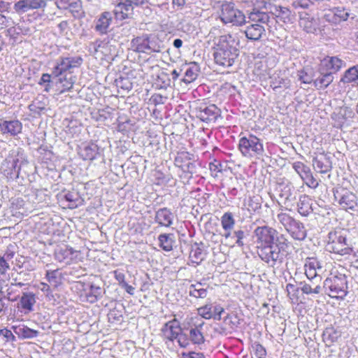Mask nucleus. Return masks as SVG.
Segmentation results:
<instances>
[{"label": "nucleus", "instance_id": "f257e3e1", "mask_svg": "<svg viewBox=\"0 0 358 358\" xmlns=\"http://www.w3.org/2000/svg\"><path fill=\"white\" fill-rule=\"evenodd\" d=\"M215 44V63L224 67L231 66L239 55V36L237 34L222 35Z\"/></svg>", "mask_w": 358, "mask_h": 358}, {"label": "nucleus", "instance_id": "f03ea898", "mask_svg": "<svg viewBox=\"0 0 358 358\" xmlns=\"http://www.w3.org/2000/svg\"><path fill=\"white\" fill-rule=\"evenodd\" d=\"M294 252L293 244L283 236H280L266 250L260 253L259 257L266 264L275 266L277 263H282L285 259L290 258Z\"/></svg>", "mask_w": 358, "mask_h": 358}, {"label": "nucleus", "instance_id": "7ed1b4c3", "mask_svg": "<svg viewBox=\"0 0 358 358\" xmlns=\"http://www.w3.org/2000/svg\"><path fill=\"white\" fill-rule=\"evenodd\" d=\"M79 243L75 247H70L66 245H61L55 251V259L66 264H71L83 262L85 252L87 247L85 241L79 238Z\"/></svg>", "mask_w": 358, "mask_h": 358}, {"label": "nucleus", "instance_id": "20e7f679", "mask_svg": "<svg viewBox=\"0 0 358 358\" xmlns=\"http://www.w3.org/2000/svg\"><path fill=\"white\" fill-rule=\"evenodd\" d=\"M326 250L341 256L350 255L353 251L348 243L346 231L340 228L329 233Z\"/></svg>", "mask_w": 358, "mask_h": 358}, {"label": "nucleus", "instance_id": "39448f33", "mask_svg": "<svg viewBox=\"0 0 358 358\" xmlns=\"http://www.w3.org/2000/svg\"><path fill=\"white\" fill-rule=\"evenodd\" d=\"M238 150L248 158H259L264 152L262 140L252 134L239 139Z\"/></svg>", "mask_w": 358, "mask_h": 358}, {"label": "nucleus", "instance_id": "423d86ee", "mask_svg": "<svg viewBox=\"0 0 358 358\" xmlns=\"http://www.w3.org/2000/svg\"><path fill=\"white\" fill-rule=\"evenodd\" d=\"M219 18L225 24H231L233 26H242L245 22L244 13L236 8L231 1L223 2L217 12Z\"/></svg>", "mask_w": 358, "mask_h": 358}, {"label": "nucleus", "instance_id": "0eeeda50", "mask_svg": "<svg viewBox=\"0 0 358 358\" xmlns=\"http://www.w3.org/2000/svg\"><path fill=\"white\" fill-rule=\"evenodd\" d=\"M324 287L331 298L343 299L348 294V281L345 275L331 273L324 280Z\"/></svg>", "mask_w": 358, "mask_h": 358}, {"label": "nucleus", "instance_id": "6e6552de", "mask_svg": "<svg viewBox=\"0 0 358 358\" xmlns=\"http://www.w3.org/2000/svg\"><path fill=\"white\" fill-rule=\"evenodd\" d=\"M249 19L255 23L248 26L245 30L246 37L251 41H259L265 33V28L262 24H266L268 20V15L264 12H252L249 15Z\"/></svg>", "mask_w": 358, "mask_h": 358}, {"label": "nucleus", "instance_id": "1a4fd4ad", "mask_svg": "<svg viewBox=\"0 0 358 358\" xmlns=\"http://www.w3.org/2000/svg\"><path fill=\"white\" fill-rule=\"evenodd\" d=\"M256 244L258 255L266 250L280 236H277V231L266 225L259 227L255 229Z\"/></svg>", "mask_w": 358, "mask_h": 358}, {"label": "nucleus", "instance_id": "9d476101", "mask_svg": "<svg viewBox=\"0 0 358 358\" xmlns=\"http://www.w3.org/2000/svg\"><path fill=\"white\" fill-rule=\"evenodd\" d=\"M76 289L80 301L83 302L93 303L101 296V288L90 281L78 282Z\"/></svg>", "mask_w": 358, "mask_h": 358}, {"label": "nucleus", "instance_id": "9b49d317", "mask_svg": "<svg viewBox=\"0 0 358 358\" xmlns=\"http://www.w3.org/2000/svg\"><path fill=\"white\" fill-rule=\"evenodd\" d=\"M335 201L338 206L345 210H356L358 207L357 196L351 191L339 187L334 192Z\"/></svg>", "mask_w": 358, "mask_h": 358}, {"label": "nucleus", "instance_id": "f8f14e48", "mask_svg": "<svg viewBox=\"0 0 358 358\" xmlns=\"http://www.w3.org/2000/svg\"><path fill=\"white\" fill-rule=\"evenodd\" d=\"M59 205L62 208L74 209L83 204L84 199L76 190H64L57 195Z\"/></svg>", "mask_w": 358, "mask_h": 358}, {"label": "nucleus", "instance_id": "ddd939ff", "mask_svg": "<svg viewBox=\"0 0 358 358\" xmlns=\"http://www.w3.org/2000/svg\"><path fill=\"white\" fill-rule=\"evenodd\" d=\"M83 59L80 57H71L62 58L55 67L52 74L55 77L64 76V73L71 69L78 67L81 65Z\"/></svg>", "mask_w": 358, "mask_h": 358}, {"label": "nucleus", "instance_id": "4468645a", "mask_svg": "<svg viewBox=\"0 0 358 358\" xmlns=\"http://www.w3.org/2000/svg\"><path fill=\"white\" fill-rule=\"evenodd\" d=\"M114 50L115 48L111 44L103 41H96L89 46L90 52L100 59L112 55Z\"/></svg>", "mask_w": 358, "mask_h": 358}, {"label": "nucleus", "instance_id": "2eb2a0df", "mask_svg": "<svg viewBox=\"0 0 358 358\" xmlns=\"http://www.w3.org/2000/svg\"><path fill=\"white\" fill-rule=\"evenodd\" d=\"M181 332V328L176 319L167 322L162 329V337L166 343L173 341Z\"/></svg>", "mask_w": 358, "mask_h": 358}, {"label": "nucleus", "instance_id": "dca6fc26", "mask_svg": "<svg viewBox=\"0 0 358 358\" xmlns=\"http://www.w3.org/2000/svg\"><path fill=\"white\" fill-rule=\"evenodd\" d=\"M113 13L117 20H123L131 18L134 14V6L131 0H124L115 5Z\"/></svg>", "mask_w": 358, "mask_h": 358}, {"label": "nucleus", "instance_id": "f3484780", "mask_svg": "<svg viewBox=\"0 0 358 358\" xmlns=\"http://www.w3.org/2000/svg\"><path fill=\"white\" fill-rule=\"evenodd\" d=\"M219 115L220 110L214 104L200 107L196 112V117L201 121L206 122H215Z\"/></svg>", "mask_w": 358, "mask_h": 358}, {"label": "nucleus", "instance_id": "a211bd4d", "mask_svg": "<svg viewBox=\"0 0 358 358\" xmlns=\"http://www.w3.org/2000/svg\"><path fill=\"white\" fill-rule=\"evenodd\" d=\"M271 13L275 17L278 21L283 23H292L295 15L287 7L281 6H274L271 10Z\"/></svg>", "mask_w": 358, "mask_h": 358}, {"label": "nucleus", "instance_id": "6ab92c4d", "mask_svg": "<svg viewBox=\"0 0 358 358\" xmlns=\"http://www.w3.org/2000/svg\"><path fill=\"white\" fill-rule=\"evenodd\" d=\"M344 64V62L337 57H327L321 61L319 67H320V69L332 72L333 74L339 71Z\"/></svg>", "mask_w": 358, "mask_h": 358}, {"label": "nucleus", "instance_id": "aec40b11", "mask_svg": "<svg viewBox=\"0 0 358 358\" xmlns=\"http://www.w3.org/2000/svg\"><path fill=\"white\" fill-rule=\"evenodd\" d=\"M57 78L56 87L59 94L69 91L72 89L76 82V77L72 76L70 73H65L64 76H59Z\"/></svg>", "mask_w": 358, "mask_h": 358}, {"label": "nucleus", "instance_id": "412c9836", "mask_svg": "<svg viewBox=\"0 0 358 358\" xmlns=\"http://www.w3.org/2000/svg\"><path fill=\"white\" fill-rule=\"evenodd\" d=\"M78 154L84 160H94L99 154V147L94 143H84L79 148Z\"/></svg>", "mask_w": 358, "mask_h": 358}, {"label": "nucleus", "instance_id": "4be33fe9", "mask_svg": "<svg viewBox=\"0 0 358 358\" xmlns=\"http://www.w3.org/2000/svg\"><path fill=\"white\" fill-rule=\"evenodd\" d=\"M112 21V14L110 12L105 11L102 13L96 20L94 29L99 34H105L108 32Z\"/></svg>", "mask_w": 358, "mask_h": 358}, {"label": "nucleus", "instance_id": "5701e85b", "mask_svg": "<svg viewBox=\"0 0 358 358\" xmlns=\"http://www.w3.org/2000/svg\"><path fill=\"white\" fill-rule=\"evenodd\" d=\"M206 257V252L203 244L194 243L192 245L189 258L192 266H197L202 262Z\"/></svg>", "mask_w": 358, "mask_h": 358}, {"label": "nucleus", "instance_id": "b1692460", "mask_svg": "<svg viewBox=\"0 0 358 358\" xmlns=\"http://www.w3.org/2000/svg\"><path fill=\"white\" fill-rule=\"evenodd\" d=\"M320 76L314 80V85L318 90L327 88L334 80L332 72H328L325 69L318 68Z\"/></svg>", "mask_w": 358, "mask_h": 358}, {"label": "nucleus", "instance_id": "393cba45", "mask_svg": "<svg viewBox=\"0 0 358 358\" xmlns=\"http://www.w3.org/2000/svg\"><path fill=\"white\" fill-rule=\"evenodd\" d=\"M299 26L306 32L312 33L316 30L317 22L309 14L304 13L300 16Z\"/></svg>", "mask_w": 358, "mask_h": 358}, {"label": "nucleus", "instance_id": "a878e982", "mask_svg": "<svg viewBox=\"0 0 358 358\" xmlns=\"http://www.w3.org/2000/svg\"><path fill=\"white\" fill-rule=\"evenodd\" d=\"M313 166L314 169L320 173H326L331 168L329 159L324 155L315 157L313 160Z\"/></svg>", "mask_w": 358, "mask_h": 358}, {"label": "nucleus", "instance_id": "bb28decb", "mask_svg": "<svg viewBox=\"0 0 358 358\" xmlns=\"http://www.w3.org/2000/svg\"><path fill=\"white\" fill-rule=\"evenodd\" d=\"M22 126L20 121H4L0 123V130L3 134L9 133L11 135H16L21 132Z\"/></svg>", "mask_w": 358, "mask_h": 358}, {"label": "nucleus", "instance_id": "cd10ccee", "mask_svg": "<svg viewBox=\"0 0 358 358\" xmlns=\"http://www.w3.org/2000/svg\"><path fill=\"white\" fill-rule=\"evenodd\" d=\"M305 274L308 279H314L317 276V269L320 268L319 261L314 257H308L305 263Z\"/></svg>", "mask_w": 358, "mask_h": 358}, {"label": "nucleus", "instance_id": "c85d7f7f", "mask_svg": "<svg viewBox=\"0 0 358 358\" xmlns=\"http://www.w3.org/2000/svg\"><path fill=\"white\" fill-rule=\"evenodd\" d=\"M148 54L151 52H160L164 49V42L157 36H147Z\"/></svg>", "mask_w": 358, "mask_h": 358}, {"label": "nucleus", "instance_id": "c756f323", "mask_svg": "<svg viewBox=\"0 0 358 358\" xmlns=\"http://www.w3.org/2000/svg\"><path fill=\"white\" fill-rule=\"evenodd\" d=\"M174 215L166 208H161L157 211L155 215L157 224H172Z\"/></svg>", "mask_w": 358, "mask_h": 358}, {"label": "nucleus", "instance_id": "7c9ffc66", "mask_svg": "<svg viewBox=\"0 0 358 358\" xmlns=\"http://www.w3.org/2000/svg\"><path fill=\"white\" fill-rule=\"evenodd\" d=\"M292 166L303 180L312 181L313 180L310 168L302 162H296Z\"/></svg>", "mask_w": 358, "mask_h": 358}, {"label": "nucleus", "instance_id": "2f4dec72", "mask_svg": "<svg viewBox=\"0 0 358 358\" xmlns=\"http://www.w3.org/2000/svg\"><path fill=\"white\" fill-rule=\"evenodd\" d=\"M333 15V19L330 20L327 18L329 21H332L334 23H338L341 21H345L349 17V13L344 8H335L330 11L329 14L325 16L328 17L330 15Z\"/></svg>", "mask_w": 358, "mask_h": 358}, {"label": "nucleus", "instance_id": "473e14b6", "mask_svg": "<svg viewBox=\"0 0 358 358\" xmlns=\"http://www.w3.org/2000/svg\"><path fill=\"white\" fill-rule=\"evenodd\" d=\"M299 213L302 215H308L312 211V200L307 195H302L298 203Z\"/></svg>", "mask_w": 358, "mask_h": 358}, {"label": "nucleus", "instance_id": "72a5a7b5", "mask_svg": "<svg viewBox=\"0 0 358 358\" xmlns=\"http://www.w3.org/2000/svg\"><path fill=\"white\" fill-rule=\"evenodd\" d=\"M131 48L134 51L148 54L147 36L134 38L131 41Z\"/></svg>", "mask_w": 358, "mask_h": 358}, {"label": "nucleus", "instance_id": "f704fd0d", "mask_svg": "<svg viewBox=\"0 0 358 358\" xmlns=\"http://www.w3.org/2000/svg\"><path fill=\"white\" fill-rule=\"evenodd\" d=\"M193 155L186 151H182L178 153L175 159V164L182 169L189 167L191 164L190 161L192 159Z\"/></svg>", "mask_w": 358, "mask_h": 358}, {"label": "nucleus", "instance_id": "c9c22d12", "mask_svg": "<svg viewBox=\"0 0 358 358\" xmlns=\"http://www.w3.org/2000/svg\"><path fill=\"white\" fill-rule=\"evenodd\" d=\"M286 230L296 240H303L306 236V230L303 225H286Z\"/></svg>", "mask_w": 358, "mask_h": 358}, {"label": "nucleus", "instance_id": "e433bc0d", "mask_svg": "<svg viewBox=\"0 0 358 358\" xmlns=\"http://www.w3.org/2000/svg\"><path fill=\"white\" fill-rule=\"evenodd\" d=\"M233 225H223V228L225 230V234L224 236L226 238L228 237H236V243L242 246L243 245V243L242 242V239L245 236V234L243 231L238 230V231H234L232 230Z\"/></svg>", "mask_w": 358, "mask_h": 358}, {"label": "nucleus", "instance_id": "4c0bfd02", "mask_svg": "<svg viewBox=\"0 0 358 358\" xmlns=\"http://www.w3.org/2000/svg\"><path fill=\"white\" fill-rule=\"evenodd\" d=\"M358 80V65L350 68L345 72L341 78V82L343 83H350Z\"/></svg>", "mask_w": 358, "mask_h": 358}, {"label": "nucleus", "instance_id": "58836bf2", "mask_svg": "<svg viewBox=\"0 0 358 358\" xmlns=\"http://www.w3.org/2000/svg\"><path fill=\"white\" fill-rule=\"evenodd\" d=\"M341 337V333L334 328H328L323 334L324 341L328 342L330 345L337 342Z\"/></svg>", "mask_w": 358, "mask_h": 358}, {"label": "nucleus", "instance_id": "ea45409f", "mask_svg": "<svg viewBox=\"0 0 358 358\" xmlns=\"http://www.w3.org/2000/svg\"><path fill=\"white\" fill-rule=\"evenodd\" d=\"M208 294L207 289L203 288L201 283L192 285L189 287V295L195 298H206Z\"/></svg>", "mask_w": 358, "mask_h": 358}, {"label": "nucleus", "instance_id": "a19ab883", "mask_svg": "<svg viewBox=\"0 0 358 358\" xmlns=\"http://www.w3.org/2000/svg\"><path fill=\"white\" fill-rule=\"evenodd\" d=\"M271 79L270 85L273 90L282 87L287 88L289 86V81L287 79L281 78L278 73L273 74Z\"/></svg>", "mask_w": 358, "mask_h": 358}, {"label": "nucleus", "instance_id": "79ce46f5", "mask_svg": "<svg viewBox=\"0 0 358 358\" xmlns=\"http://www.w3.org/2000/svg\"><path fill=\"white\" fill-rule=\"evenodd\" d=\"M45 277L48 281L55 287H57L61 284L62 275L58 269L48 271Z\"/></svg>", "mask_w": 358, "mask_h": 358}, {"label": "nucleus", "instance_id": "37998d69", "mask_svg": "<svg viewBox=\"0 0 358 358\" xmlns=\"http://www.w3.org/2000/svg\"><path fill=\"white\" fill-rule=\"evenodd\" d=\"M287 296L292 303H299V288L296 285L289 283L286 286Z\"/></svg>", "mask_w": 358, "mask_h": 358}, {"label": "nucleus", "instance_id": "c03bdc74", "mask_svg": "<svg viewBox=\"0 0 358 358\" xmlns=\"http://www.w3.org/2000/svg\"><path fill=\"white\" fill-rule=\"evenodd\" d=\"M159 246L165 251H171L173 249V239L167 234H161L159 236Z\"/></svg>", "mask_w": 358, "mask_h": 358}, {"label": "nucleus", "instance_id": "a18cd8bd", "mask_svg": "<svg viewBox=\"0 0 358 358\" xmlns=\"http://www.w3.org/2000/svg\"><path fill=\"white\" fill-rule=\"evenodd\" d=\"M189 337L192 342L194 344H202L204 343V336L199 327L191 329L189 331Z\"/></svg>", "mask_w": 358, "mask_h": 358}, {"label": "nucleus", "instance_id": "49530a36", "mask_svg": "<svg viewBox=\"0 0 358 358\" xmlns=\"http://www.w3.org/2000/svg\"><path fill=\"white\" fill-rule=\"evenodd\" d=\"M46 6L45 0H24V9H37Z\"/></svg>", "mask_w": 358, "mask_h": 358}, {"label": "nucleus", "instance_id": "de8ad7c7", "mask_svg": "<svg viewBox=\"0 0 358 358\" xmlns=\"http://www.w3.org/2000/svg\"><path fill=\"white\" fill-rule=\"evenodd\" d=\"M198 76V69L196 67H189L185 73L182 81L185 83H191L194 81Z\"/></svg>", "mask_w": 358, "mask_h": 358}, {"label": "nucleus", "instance_id": "09e8293b", "mask_svg": "<svg viewBox=\"0 0 358 358\" xmlns=\"http://www.w3.org/2000/svg\"><path fill=\"white\" fill-rule=\"evenodd\" d=\"M213 304H206L198 308V313L203 318L210 320L213 317Z\"/></svg>", "mask_w": 358, "mask_h": 358}, {"label": "nucleus", "instance_id": "8fccbe9b", "mask_svg": "<svg viewBox=\"0 0 358 358\" xmlns=\"http://www.w3.org/2000/svg\"><path fill=\"white\" fill-rule=\"evenodd\" d=\"M0 337L4 343H13L15 341V336L7 328L0 329Z\"/></svg>", "mask_w": 358, "mask_h": 358}, {"label": "nucleus", "instance_id": "3c124183", "mask_svg": "<svg viewBox=\"0 0 358 358\" xmlns=\"http://www.w3.org/2000/svg\"><path fill=\"white\" fill-rule=\"evenodd\" d=\"M36 303V298L34 294H24V309L27 311L32 310V307Z\"/></svg>", "mask_w": 358, "mask_h": 358}, {"label": "nucleus", "instance_id": "603ef678", "mask_svg": "<svg viewBox=\"0 0 358 358\" xmlns=\"http://www.w3.org/2000/svg\"><path fill=\"white\" fill-rule=\"evenodd\" d=\"M297 76L299 80L304 84H310L313 80V76L311 73H308L305 69L298 71Z\"/></svg>", "mask_w": 358, "mask_h": 358}, {"label": "nucleus", "instance_id": "864d4df0", "mask_svg": "<svg viewBox=\"0 0 358 358\" xmlns=\"http://www.w3.org/2000/svg\"><path fill=\"white\" fill-rule=\"evenodd\" d=\"M301 291L306 294H319L321 291V287L320 284L315 285L314 287L309 284H304L301 287Z\"/></svg>", "mask_w": 358, "mask_h": 358}, {"label": "nucleus", "instance_id": "5fc2aeb1", "mask_svg": "<svg viewBox=\"0 0 358 358\" xmlns=\"http://www.w3.org/2000/svg\"><path fill=\"white\" fill-rule=\"evenodd\" d=\"M278 220L275 222H278L280 224H292L293 220L292 218L285 213H281L278 215Z\"/></svg>", "mask_w": 358, "mask_h": 358}, {"label": "nucleus", "instance_id": "6e6d98bb", "mask_svg": "<svg viewBox=\"0 0 358 358\" xmlns=\"http://www.w3.org/2000/svg\"><path fill=\"white\" fill-rule=\"evenodd\" d=\"M224 312V309L221 306H215L213 308V317L214 320H220L221 315Z\"/></svg>", "mask_w": 358, "mask_h": 358}, {"label": "nucleus", "instance_id": "4d7b16f0", "mask_svg": "<svg viewBox=\"0 0 358 358\" xmlns=\"http://www.w3.org/2000/svg\"><path fill=\"white\" fill-rule=\"evenodd\" d=\"M181 358H206L204 355L201 352H196L191 351L188 352H182Z\"/></svg>", "mask_w": 358, "mask_h": 358}, {"label": "nucleus", "instance_id": "13d9d810", "mask_svg": "<svg viewBox=\"0 0 358 358\" xmlns=\"http://www.w3.org/2000/svg\"><path fill=\"white\" fill-rule=\"evenodd\" d=\"M312 3V0H295L292 5L294 8H307Z\"/></svg>", "mask_w": 358, "mask_h": 358}, {"label": "nucleus", "instance_id": "bf43d9fd", "mask_svg": "<svg viewBox=\"0 0 358 358\" xmlns=\"http://www.w3.org/2000/svg\"><path fill=\"white\" fill-rule=\"evenodd\" d=\"M255 355L259 358H265L266 355V349L261 344H256L255 346Z\"/></svg>", "mask_w": 358, "mask_h": 358}, {"label": "nucleus", "instance_id": "052dcab7", "mask_svg": "<svg viewBox=\"0 0 358 358\" xmlns=\"http://www.w3.org/2000/svg\"><path fill=\"white\" fill-rule=\"evenodd\" d=\"M113 273H114L115 279L118 282V283L120 286H122L125 282H127L125 281V275L124 273L120 272L118 270H115L113 271Z\"/></svg>", "mask_w": 358, "mask_h": 358}, {"label": "nucleus", "instance_id": "680f3d73", "mask_svg": "<svg viewBox=\"0 0 358 358\" xmlns=\"http://www.w3.org/2000/svg\"><path fill=\"white\" fill-rule=\"evenodd\" d=\"M176 339L181 348H186L189 345V339L185 334H180Z\"/></svg>", "mask_w": 358, "mask_h": 358}, {"label": "nucleus", "instance_id": "e2e57ef3", "mask_svg": "<svg viewBox=\"0 0 358 358\" xmlns=\"http://www.w3.org/2000/svg\"><path fill=\"white\" fill-rule=\"evenodd\" d=\"M9 268V265L3 257H0V276L4 275Z\"/></svg>", "mask_w": 358, "mask_h": 358}, {"label": "nucleus", "instance_id": "0e129e2a", "mask_svg": "<svg viewBox=\"0 0 358 358\" xmlns=\"http://www.w3.org/2000/svg\"><path fill=\"white\" fill-rule=\"evenodd\" d=\"M232 214L231 213H226L222 217V224H234Z\"/></svg>", "mask_w": 358, "mask_h": 358}, {"label": "nucleus", "instance_id": "69168bd1", "mask_svg": "<svg viewBox=\"0 0 358 358\" xmlns=\"http://www.w3.org/2000/svg\"><path fill=\"white\" fill-rule=\"evenodd\" d=\"M38 334L37 331H34L32 329H30L29 328H25L24 327V338H33L36 336Z\"/></svg>", "mask_w": 358, "mask_h": 358}, {"label": "nucleus", "instance_id": "338daca9", "mask_svg": "<svg viewBox=\"0 0 358 358\" xmlns=\"http://www.w3.org/2000/svg\"><path fill=\"white\" fill-rule=\"evenodd\" d=\"M50 80H51V76L48 73L43 74V76L41 78V81L39 83L41 85L48 83V85L45 86L46 91H48V86L49 85Z\"/></svg>", "mask_w": 358, "mask_h": 358}, {"label": "nucleus", "instance_id": "774afa93", "mask_svg": "<svg viewBox=\"0 0 358 358\" xmlns=\"http://www.w3.org/2000/svg\"><path fill=\"white\" fill-rule=\"evenodd\" d=\"M351 263L358 270V250L353 253Z\"/></svg>", "mask_w": 358, "mask_h": 358}]
</instances>
